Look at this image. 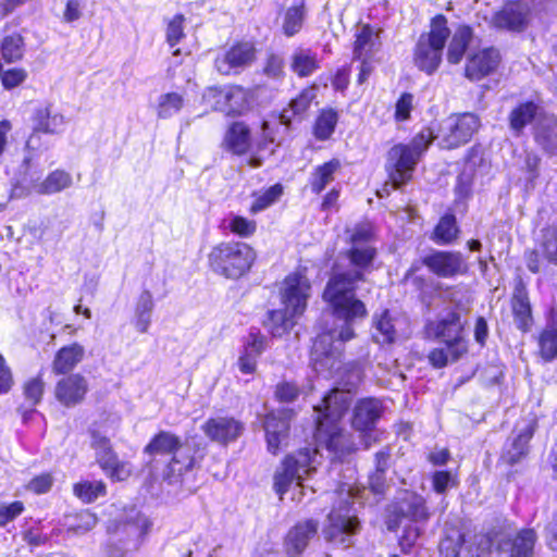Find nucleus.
I'll return each instance as SVG.
<instances>
[{
  "mask_svg": "<svg viewBox=\"0 0 557 557\" xmlns=\"http://www.w3.org/2000/svg\"><path fill=\"white\" fill-rule=\"evenodd\" d=\"M411 334L410 322L404 314L384 309L373 315L372 337L380 345L400 344Z\"/></svg>",
  "mask_w": 557,
  "mask_h": 557,
  "instance_id": "obj_12",
  "label": "nucleus"
},
{
  "mask_svg": "<svg viewBox=\"0 0 557 557\" xmlns=\"http://www.w3.org/2000/svg\"><path fill=\"white\" fill-rule=\"evenodd\" d=\"M433 490L437 494H444L450 487H454L457 482L456 478L448 471H436L432 478Z\"/></svg>",
  "mask_w": 557,
  "mask_h": 557,
  "instance_id": "obj_54",
  "label": "nucleus"
},
{
  "mask_svg": "<svg viewBox=\"0 0 557 557\" xmlns=\"http://www.w3.org/2000/svg\"><path fill=\"white\" fill-rule=\"evenodd\" d=\"M260 350H245L238 358L237 364L242 373L251 374L255 372Z\"/></svg>",
  "mask_w": 557,
  "mask_h": 557,
  "instance_id": "obj_56",
  "label": "nucleus"
},
{
  "mask_svg": "<svg viewBox=\"0 0 557 557\" xmlns=\"http://www.w3.org/2000/svg\"><path fill=\"white\" fill-rule=\"evenodd\" d=\"M282 194L283 187L280 184L271 186L265 191L256 197L250 207V212L258 213L265 210L268 207L276 202Z\"/></svg>",
  "mask_w": 557,
  "mask_h": 557,
  "instance_id": "obj_48",
  "label": "nucleus"
},
{
  "mask_svg": "<svg viewBox=\"0 0 557 557\" xmlns=\"http://www.w3.org/2000/svg\"><path fill=\"white\" fill-rule=\"evenodd\" d=\"M146 451L150 455H173L166 472V479L171 482H176L183 473L191 470L195 466L190 447L182 444L180 438L170 432L162 431L157 434L147 445Z\"/></svg>",
  "mask_w": 557,
  "mask_h": 557,
  "instance_id": "obj_9",
  "label": "nucleus"
},
{
  "mask_svg": "<svg viewBox=\"0 0 557 557\" xmlns=\"http://www.w3.org/2000/svg\"><path fill=\"white\" fill-rule=\"evenodd\" d=\"M461 332V323L456 312H448L445 318L436 322H429L425 326L428 337L446 344L448 348H454L459 345Z\"/></svg>",
  "mask_w": 557,
  "mask_h": 557,
  "instance_id": "obj_17",
  "label": "nucleus"
},
{
  "mask_svg": "<svg viewBox=\"0 0 557 557\" xmlns=\"http://www.w3.org/2000/svg\"><path fill=\"white\" fill-rule=\"evenodd\" d=\"M91 447L96 451L97 462L101 469L114 481H123L132 473V467L126 461L119 460L113 453L108 437L99 432H91Z\"/></svg>",
  "mask_w": 557,
  "mask_h": 557,
  "instance_id": "obj_13",
  "label": "nucleus"
},
{
  "mask_svg": "<svg viewBox=\"0 0 557 557\" xmlns=\"http://www.w3.org/2000/svg\"><path fill=\"white\" fill-rule=\"evenodd\" d=\"M338 350H311V361L318 374H335L341 376L343 388H334L326 395L321 405L314 406L317 416L315 438L334 453L349 449L345 444V435L339 421L351 404V391L361 382L362 370L357 363L347 364L341 373V361L335 352Z\"/></svg>",
  "mask_w": 557,
  "mask_h": 557,
  "instance_id": "obj_2",
  "label": "nucleus"
},
{
  "mask_svg": "<svg viewBox=\"0 0 557 557\" xmlns=\"http://www.w3.org/2000/svg\"><path fill=\"white\" fill-rule=\"evenodd\" d=\"M381 46L379 33L370 25H362L356 35L354 53L357 59H369Z\"/></svg>",
  "mask_w": 557,
  "mask_h": 557,
  "instance_id": "obj_31",
  "label": "nucleus"
},
{
  "mask_svg": "<svg viewBox=\"0 0 557 557\" xmlns=\"http://www.w3.org/2000/svg\"><path fill=\"white\" fill-rule=\"evenodd\" d=\"M257 258L255 249L244 242H224L208 256L210 268L221 276L237 280L246 275Z\"/></svg>",
  "mask_w": 557,
  "mask_h": 557,
  "instance_id": "obj_7",
  "label": "nucleus"
},
{
  "mask_svg": "<svg viewBox=\"0 0 557 557\" xmlns=\"http://www.w3.org/2000/svg\"><path fill=\"white\" fill-rule=\"evenodd\" d=\"M24 511V504L20 500L10 504H0V528L5 527Z\"/></svg>",
  "mask_w": 557,
  "mask_h": 557,
  "instance_id": "obj_52",
  "label": "nucleus"
},
{
  "mask_svg": "<svg viewBox=\"0 0 557 557\" xmlns=\"http://www.w3.org/2000/svg\"><path fill=\"white\" fill-rule=\"evenodd\" d=\"M374 243V228L371 223L364 222L356 225L350 234V248L347 258L358 270L337 273L329 280L323 299L332 308L333 314L343 320L345 324L341 330H333L318 336L315 345L325 348L333 346L335 341L346 343L355 336L351 322L367 314L364 304L356 298L355 290L359 281L363 280L361 271L371 269L376 257Z\"/></svg>",
  "mask_w": 557,
  "mask_h": 557,
  "instance_id": "obj_1",
  "label": "nucleus"
},
{
  "mask_svg": "<svg viewBox=\"0 0 557 557\" xmlns=\"http://www.w3.org/2000/svg\"><path fill=\"white\" fill-rule=\"evenodd\" d=\"M280 296L283 308L270 311L265 323L273 337L287 333L307 309L311 284L302 270H297L284 278Z\"/></svg>",
  "mask_w": 557,
  "mask_h": 557,
  "instance_id": "obj_3",
  "label": "nucleus"
},
{
  "mask_svg": "<svg viewBox=\"0 0 557 557\" xmlns=\"http://www.w3.org/2000/svg\"><path fill=\"white\" fill-rule=\"evenodd\" d=\"M534 137L546 152L557 154V119L542 117L536 124Z\"/></svg>",
  "mask_w": 557,
  "mask_h": 557,
  "instance_id": "obj_29",
  "label": "nucleus"
},
{
  "mask_svg": "<svg viewBox=\"0 0 557 557\" xmlns=\"http://www.w3.org/2000/svg\"><path fill=\"white\" fill-rule=\"evenodd\" d=\"M77 523L72 525L71 529L76 533H85L94 529L98 522L97 517L89 510H84L77 516Z\"/></svg>",
  "mask_w": 557,
  "mask_h": 557,
  "instance_id": "obj_59",
  "label": "nucleus"
},
{
  "mask_svg": "<svg viewBox=\"0 0 557 557\" xmlns=\"http://www.w3.org/2000/svg\"><path fill=\"white\" fill-rule=\"evenodd\" d=\"M183 95L171 91L162 94L156 102V114L159 119L166 120L177 114L184 107Z\"/></svg>",
  "mask_w": 557,
  "mask_h": 557,
  "instance_id": "obj_37",
  "label": "nucleus"
},
{
  "mask_svg": "<svg viewBox=\"0 0 557 557\" xmlns=\"http://www.w3.org/2000/svg\"><path fill=\"white\" fill-rule=\"evenodd\" d=\"M433 137V128H423L409 143L396 144L388 150L385 168L394 188H399L412 178L414 169Z\"/></svg>",
  "mask_w": 557,
  "mask_h": 557,
  "instance_id": "obj_4",
  "label": "nucleus"
},
{
  "mask_svg": "<svg viewBox=\"0 0 557 557\" xmlns=\"http://www.w3.org/2000/svg\"><path fill=\"white\" fill-rule=\"evenodd\" d=\"M458 232L455 216L453 214H445L434 230L435 242L448 244L457 237Z\"/></svg>",
  "mask_w": 557,
  "mask_h": 557,
  "instance_id": "obj_46",
  "label": "nucleus"
},
{
  "mask_svg": "<svg viewBox=\"0 0 557 557\" xmlns=\"http://www.w3.org/2000/svg\"><path fill=\"white\" fill-rule=\"evenodd\" d=\"M315 98L314 88L304 89L295 99H293L288 108L284 109L280 114V122L288 126L293 119H301L302 114L309 109L311 102Z\"/></svg>",
  "mask_w": 557,
  "mask_h": 557,
  "instance_id": "obj_33",
  "label": "nucleus"
},
{
  "mask_svg": "<svg viewBox=\"0 0 557 557\" xmlns=\"http://www.w3.org/2000/svg\"><path fill=\"white\" fill-rule=\"evenodd\" d=\"M529 8L520 2L507 4L494 17L497 27L510 30H522L528 24Z\"/></svg>",
  "mask_w": 557,
  "mask_h": 557,
  "instance_id": "obj_25",
  "label": "nucleus"
},
{
  "mask_svg": "<svg viewBox=\"0 0 557 557\" xmlns=\"http://www.w3.org/2000/svg\"><path fill=\"white\" fill-rule=\"evenodd\" d=\"M284 72V60L277 54H271L264 66V73L273 78H278Z\"/></svg>",
  "mask_w": 557,
  "mask_h": 557,
  "instance_id": "obj_61",
  "label": "nucleus"
},
{
  "mask_svg": "<svg viewBox=\"0 0 557 557\" xmlns=\"http://www.w3.org/2000/svg\"><path fill=\"white\" fill-rule=\"evenodd\" d=\"M64 125V116L52 104L40 106L33 114L34 132L59 134Z\"/></svg>",
  "mask_w": 557,
  "mask_h": 557,
  "instance_id": "obj_24",
  "label": "nucleus"
},
{
  "mask_svg": "<svg viewBox=\"0 0 557 557\" xmlns=\"http://www.w3.org/2000/svg\"><path fill=\"white\" fill-rule=\"evenodd\" d=\"M23 540L32 547H38L47 543L48 535L42 534L37 529H29L23 532Z\"/></svg>",
  "mask_w": 557,
  "mask_h": 557,
  "instance_id": "obj_64",
  "label": "nucleus"
},
{
  "mask_svg": "<svg viewBox=\"0 0 557 557\" xmlns=\"http://www.w3.org/2000/svg\"><path fill=\"white\" fill-rule=\"evenodd\" d=\"M73 492L84 503H92L106 494L102 481H82L73 486Z\"/></svg>",
  "mask_w": 557,
  "mask_h": 557,
  "instance_id": "obj_44",
  "label": "nucleus"
},
{
  "mask_svg": "<svg viewBox=\"0 0 557 557\" xmlns=\"http://www.w3.org/2000/svg\"><path fill=\"white\" fill-rule=\"evenodd\" d=\"M223 144L227 151L245 154L251 146L249 127L243 122L233 123L225 133Z\"/></svg>",
  "mask_w": 557,
  "mask_h": 557,
  "instance_id": "obj_27",
  "label": "nucleus"
},
{
  "mask_svg": "<svg viewBox=\"0 0 557 557\" xmlns=\"http://www.w3.org/2000/svg\"><path fill=\"white\" fill-rule=\"evenodd\" d=\"M465 535L457 529L447 530L440 543L443 557H468L463 548Z\"/></svg>",
  "mask_w": 557,
  "mask_h": 557,
  "instance_id": "obj_39",
  "label": "nucleus"
},
{
  "mask_svg": "<svg viewBox=\"0 0 557 557\" xmlns=\"http://www.w3.org/2000/svg\"><path fill=\"white\" fill-rule=\"evenodd\" d=\"M474 44L472 29L469 26H460L456 29L448 46L447 60L451 64H457L463 58L467 48Z\"/></svg>",
  "mask_w": 557,
  "mask_h": 557,
  "instance_id": "obj_32",
  "label": "nucleus"
},
{
  "mask_svg": "<svg viewBox=\"0 0 557 557\" xmlns=\"http://www.w3.org/2000/svg\"><path fill=\"white\" fill-rule=\"evenodd\" d=\"M222 226L242 238H249L257 231L256 221L236 214H230L225 218Z\"/></svg>",
  "mask_w": 557,
  "mask_h": 557,
  "instance_id": "obj_43",
  "label": "nucleus"
},
{
  "mask_svg": "<svg viewBox=\"0 0 557 557\" xmlns=\"http://www.w3.org/2000/svg\"><path fill=\"white\" fill-rule=\"evenodd\" d=\"M305 17L306 10L302 1L289 7L283 15L282 29L284 35L292 37L299 33L302 28Z\"/></svg>",
  "mask_w": 557,
  "mask_h": 557,
  "instance_id": "obj_40",
  "label": "nucleus"
},
{
  "mask_svg": "<svg viewBox=\"0 0 557 557\" xmlns=\"http://www.w3.org/2000/svg\"><path fill=\"white\" fill-rule=\"evenodd\" d=\"M479 126V119L472 113L449 116L440 124L433 140L443 149H454L468 143Z\"/></svg>",
  "mask_w": 557,
  "mask_h": 557,
  "instance_id": "obj_11",
  "label": "nucleus"
},
{
  "mask_svg": "<svg viewBox=\"0 0 557 557\" xmlns=\"http://www.w3.org/2000/svg\"><path fill=\"white\" fill-rule=\"evenodd\" d=\"M536 112L537 107L533 102L521 104L511 113V127L516 131H520L535 116Z\"/></svg>",
  "mask_w": 557,
  "mask_h": 557,
  "instance_id": "obj_49",
  "label": "nucleus"
},
{
  "mask_svg": "<svg viewBox=\"0 0 557 557\" xmlns=\"http://www.w3.org/2000/svg\"><path fill=\"white\" fill-rule=\"evenodd\" d=\"M420 533L421 531L418 527H406L399 541L403 550L409 549L416 543Z\"/></svg>",
  "mask_w": 557,
  "mask_h": 557,
  "instance_id": "obj_63",
  "label": "nucleus"
},
{
  "mask_svg": "<svg viewBox=\"0 0 557 557\" xmlns=\"http://www.w3.org/2000/svg\"><path fill=\"white\" fill-rule=\"evenodd\" d=\"M150 528V520L135 508H132L116 524L114 533L103 544V554L107 557H127L129 554L137 552Z\"/></svg>",
  "mask_w": 557,
  "mask_h": 557,
  "instance_id": "obj_6",
  "label": "nucleus"
},
{
  "mask_svg": "<svg viewBox=\"0 0 557 557\" xmlns=\"http://www.w3.org/2000/svg\"><path fill=\"white\" fill-rule=\"evenodd\" d=\"M487 75V49L478 52L470 50L466 64V76L471 81H480Z\"/></svg>",
  "mask_w": 557,
  "mask_h": 557,
  "instance_id": "obj_42",
  "label": "nucleus"
},
{
  "mask_svg": "<svg viewBox=\"0 0 557 557\" xmlns=\"http://www.w3.org/2000/svg\"><path fill=\"white\" fill-rule=\"evenodd\" d=\"M383 411L380 400L364 398L357 403L354 409L352 426L360 432L371 431Z\"/></svg>",
  "mask_w": 557,
  "mask_h": 557,
  "instance_id": "obj_23",
  "label": "nucleus"
},
{
  "mask_svg": "<svg viewBox=\"0 0 557 557\" xmlns=\"http://www.w3.org/2000/svg\"><path fill=\"white\" fill-rule=\"evenodd\" d=\"M511 308L517 326L522 331L529 330L533 319L528 292L522 282L516 284L511 298Z\"/></svg>",
  "mask_w": 557,
  "mask_h": 557,
  "instance_id": "obj_26",
  "label": "nucleus"
},
{
  "mask_svg": "<svg viewBox=\"0 0 557 557\" xmlns=\"http://www.w3.org/2000/svg\"><path fill=\"white\" fill-rule=\"evenodd\" d=\"M397 510L401 518H408L413 522H423L429 519L425 500L416 493H407L398 503Z\"/></svg>",
  "mask_w": 557,
  "mask_h": 557,
  "instance_id": "obj_28",
  "label": "nucleus"
},
{
  "mask_svg": "<svg viewBox=\"0 0 557 557\" xmlns=\"http://www.w3.org/2000/svg\"><path fill=\"white\" fill-rule=\"evenodd\" d=\"M256 60V47L251 41H240L215 58V67L223 75L237 74Z\"/></svg>",
  "mask_w": 557,
  "mask_h": 557,
  "instance_id": "obj_14",
  "label": "nucleus"
},
{
  "mask_svg": "<svg viewBox=\"0 0 557 557\" xmlns=\"http://www.w3.org/2000/svg\"><path fill=\"white\" fill-rule=\"evenodd\" d=\"M424 264L436 275L449 277L462 273L466 263L458 252L436 251L424 258Z\"/></svg>",
  "mask_w": 557,
  "mask_h": 557,
  "instance_id": "obj_20",
  "label": "nucleus"
},
{
  "mask_svg": "<svg viewBox=\"0 0 557 557\" xmlns=\"http://www.w3.org/2000/svg\"><path fill=\"white\" fill-rule=\"evenodd\" d=\"M2 59L7 63L20 61L25 53V41L21 34L12 33L5 35L0 44Z\"/></svg>",
  "mask_w": 557,
  "mask_h": 557,
  "instance_id": "obj_38",
  "label": "nucleus"
},
{
  "mask_svg": "<svg viewBox=\"0 0 557 557\" xmlns=\"http://www.w3.org/2000/svg\"><path fill=\"white\" fill-rule=\"evenodd\" d=\"M88 392L86 379L79 374L63 377L57 383L55 397L66 407L79 404Z\"/></svg>",
  "mask_w": 557,
  "mask_h": 557,
  "instance_id": "obj_21",
  "label": "nucleus"
},
{
  "mask_svg": "<svg viewBox=\"0 0 557 557\" xmlns=\"http://www.w3.org/2000/svg\"><path fill=\"white\" fill-rule=\"evenodd\" d=\"M73 183L72 175L63 170L51 172L35 190L41 195H52L69 188Z\"/></svg>",
  "mask_w": 557,
  "mask_h": 557,
  "instance_id": "obj_36",
  "label": "nucleus"
},
{
  "mask_svg": "<svg viewBox=\"0 0 557 557\" xmlns=\"http://www.w3.org/2000/svg\"><path fill=\"white\" fill-rule=\"evenodd\" d=\"M184 21L185 18L182 14H176L168 22L165 37L171 48H174L185 36Z\"/></svg>",
  "mask_w": 557,
  "mask_h": 557,
  "instance_id": "obj_50",
  "label": "nucleus"
},
{
  "mask_svg": "<svg viewBox=\"0 0 557 557\" xmlns=\"http://www.w3.org/2000/svg\"><path fill=\"white\" fill-rule=\"evenodd\" d=\"M320 66V61L315 51L298 47L292 54L290 69L299 77L312 75Z\"/></svg>",
  "mask_w": 557,
  "mask_h": 557,
  "instance_id": "obj_30",
  "label": "nucleus"
},
{
  "mask_svg": "<svg viewBox=\"0 0 557 557\" xmlns=\"http://www.w3.org/2000/svg\"><path fill=\"white\" fill-rule=\"evenodd\" d=\"M536 426L534 417L519 421L515 429L513 438L505 446L502 458L509 465H515L528 454V443L532 438Z\"/></svg>",
  "mask_w": 557,
  "mask_h": 557,
  "instance_id": "obj_16",
  "label": "nucleus"
},
{
  "mask_svg": "<svg viewBox=\"0 0 557 557\" xmlns=\"http://www.w3.org/2000/svg\"><path fill=\"white\" fill-rule=\"evenodd\" d=\"M338 159H332L322 165L314 168L309 178V187L312 193L320 194L331 182L334 181L335 173L339 170Z\"/></svg>",
  "mask_w": 557,
  "mask_h": 557,
  "instance_id": "obj_34",
  "label": "nucleus"
},
{
  "mask_svg": "<svg viewBox=\"0 0 557 557\" xmlns=\"http://www.w3.org/2000/svg\"><path fill=\"white\" fill-rule=\"evenodd\" d=\"M153 307L152 294L149 290H143L137 298L133 318L134 326L138 332H147L151 323Z\"/></svg>",
  "mask_w": 557,
  "mask_h": 557,
  "instance_id": "obj_35",
  "label": "nucleus"
},
{
  "mask_svg": "<svg viewBox=\"0 0 557 557\" xmlns=\"http://www.w3.org/2000/svg\"><path fill=\"white\" fill-rule=\"evenodd\" d=\"M292 410H277L268 413L263 421L268 450L276 454L281 446L286 443Z\"/></svg>",
  "mask_w": 557,
  "mask_h": 557,
  "instance_id": "obj_15",
  "label": "nucleus"
},
{
  "mask_svg": "<svg viewBox=\"0 0 557 557\" xmlns=\"http://www.w3.org/2000/svg\"><path fill=\"white\" fill-rule=\"evenodd\" d=\"M13 385V376L11 369L5 362V359L0 355V394L8 393Z\"/></svg>",
  "mask_w": 557,
  "mask_h": 557,
  "instance_id": "obj_62",
  "label": "nucleus"
},
{
  "mask_svg": "<svg viewBox=\"0 0 557 557\" xmlns=\"http://www.w3.org/2000/svg\"><path fill=\"white\" fill-rule=\"evenodd\" d=\"M318 521L309 519L297 523L285 537V549L289 556L300 555L308 546L309 541L317 535Z\"/></svg>",
  "mask_w": 557,
  "mask_h": 557,
  "instance_id": "obj_22",
  "label": "nucleus"
},
{
  "mask_svg": "<svg viewBox=\"0 0 557 557\" xmlns=\"http://www.w3.org/2000/svg\"><path fill=\"white\" fill-rule=\"evenodd\" d=\"M83 358V350H58L53 361L57 373L71 371Z\"/></svg>",
  "mask_w": 557,
  "mask_h": 557,
  "instance_id": "obj_47",
  "label": "nucleus"
},
{
  "mask_svg": "<svg viewBox=\"0 0 557 557\" xmlns=\"http://www.w3.org/2000/svg\"><path fill=\"white\" fill-rule=\"evenodd\" d=\"M24 394L32 406L37 405L44 394V382L40 377H33L24 385Z\"/></svg>",
  "mask_w": 557,
  "mask_h": 557,
  "instance_id": "obj_53",
  "label": "nucleus"
},
{
  "mask_svg": "<svg viewBox=\"0 0 557 557\" xmlns=\"http://www.w3.org/2000/svg\"><path fill=\"white\" fill-rule=\"evenodd\" d=\"M345 498L337 507H334L327 516V525L323 529L325 540L341 547H349L354 543L355 535L359 532L358 518L351 513L348 499L351 498V488L341 490Z\"/></svg>",
  "mask_w": 557,
  "mask_h": 557,
  "instance_id": "obj_10",
  "label": "nucleus"
},
{
  "mask_svg": "<svg viewBox=\"0 0 557 557\" xmlns=\"http://www.w3.org/2000/svg\"><path fill=\"white\" fill-rule=\"evenodd\" d=\"M449 35L447 18L443 14L434 16L430 32L420 35L413 49V63L421 72L432 75L437 71Z\"/></svg>",
  "mask_w": 557,
  "mask_h": 557,
  "instance_id": "obj_8",
  "label": "nucleus"
},
{
  "mask_svg": "<svg viewBox=\"0 0 557 557\" xmlns=\"http://www.w3.org/2000/svg\"><path fill=\"white\" fill-rule=\"evenodd\" d=\"M541 348H557V309L550 312V319L540 335Z\"/></svg>",
  "mask_w": 557,
  "mask_h": 557,
  "instance_id": "obj_51",
  "label": "nucleus"
},
{
  "mask_svg": "<svg viewBox=\"0 0 557 557\" xmlns=\"http://www.w3.org/2000/svg\"><path fill=\"white\" fill-rule=\"evenodd\" d=\"M459 358V350H431L429 360L434 368H442Z\"/></svg>",
  "mask_w": 557,
  "mask_h": 557,
  "instance_id": "obj_57",
  "label": "nucleus"
},
{
  "mask_svg": "<svg viewBox=\"0 0 557 557\" xmlns=\"http://www.w3.org/2000/svg\"><path fill=\"white\" fill-rule=\"evenodd\" d=\"M318 449L305 447L296 453L287 455L274 474V491L283 499V495L288 491L293 483L294 502L300 503L305 495V485L302 480L315 472L319 463Z\"/></svg>",
  "mask_w": 557,
  "mask_h": 557,
  "instance_id": "obj_5",
  "label": "nucleus"
},
{
  "mask_svg": "<svg viewBox=\"0 0 557 557\" xmlns=\"http://www.w3.org/2000/svg\"><path fill=\"white\" fill-rule=\"evenodd\" d=\"M52 484V475L50 473H42L29 481L27 484V490L36 494H45L50 491Z\"/></svg>",
  "mask_w": 557,
  "mask_h": 557,
  "instance_id": "obj_58",
  "label": "nucleus"
},
{
  "mask_svg": "<svg viewBox=\"0 0 557 557\" xmlns=\"http://www.w3.org/2000/svg\"><path fill=\"white\" fill-rule=\"evenodd\" d=\"M338 116L334 110H322L317 117L313 133L320 140H325L334 133Z\"/></svg>",
  "mask_w": 557,
  "mask_h": 557,
  "instance_id": "obj_45",
  "label": "nucleus"
},
{
  "mask_svg": "<svg viewBox=\"0 0 557 557\" xmlns=\"http://www.w3.org/2000/svg\"><path fill=\"white\" fill-rule=\"evenodd\" d=\"M539 251L543 257L557 264V224L547 226L541 231L537 239Z\"/></svg>",
  "mask_w": 557,
  "mask_h": 557,
  "instance_id": "obj_41",
  "label": "nucleus"
},
{
  "mask_svg": "<svg viewBox=\"0 0 557 557\" xmlns=\"http://www.w3.org/2000/svg\"><path fill=\"white\" fill-rule=\"evenodd\" d=\"M252 95L242 86H227L219 91L220 110L227 115H242L251 108Z\"/></svg>",
  "mask_w": 557,
  "mask_h": 557,
  "instance_id": "obj_19",
  "label": "nucleus"
},
{
  "mask_svg": "<svg viewBox=\"0 0 557 557\" xmlns=\"http://www.w3.org/2000/svg\"><path fill=\"white\" fill-rule=\"evenodd\" d=\"M201 430L211 441L225 445L242 435L244 424L231 417H216L207 420Z\"/></svg>",
  "mask_w": 557,
  "mask_h": 557,
  "instance_id": "obj_18",
  "label": "nucleus"
},
{
  "mask_svg": "<svg viewBox=\"0 0 557 557\" xmlns=\"http://www.w3.org/2000/svg\"><path fill=\"white\" fill-rule=\"evenodd\" d=\"M413 108V96L409 92H405L396 102L395 107V119L398 122H405L409 120L410 113Z\"/></svg>",
  "mask_w": 557,
  "mask_h": 557,
  "instance_id": "obj_55",
  "label": "nucleus"
},
{
  "mask_svg": "<svg viewBox=\"0 0 557 557\" xmlns=\"http://www.w3.org/2000/svg\"><path fill=\"white\" fill-rule=\"evenodd\" d=\"M299 395V388L289 382H283L277 384L275 389V396L281 403H292Z\"/></svg>",
  "mask_w": 557,
  "mask_h": 557,
  "instance_id": "obj_60",
  "label": "nucleus"
}]
</instances>
